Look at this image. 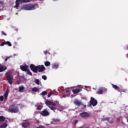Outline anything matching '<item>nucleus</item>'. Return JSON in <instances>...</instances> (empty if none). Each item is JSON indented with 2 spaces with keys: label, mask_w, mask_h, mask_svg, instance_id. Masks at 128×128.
I'll return each instance as SVG.
<instances>
[{
  "label": "nucleus",
  "mask_w": 128,
  "mask_h": 128,
  "mask_svg": "<svg viewBox=\"0 0 128 128\" xmlns=\"http://www.w3.org/2000/svg\"><path fill=\"white\" fill-rule=\"evenodd\" d=\"M30 68L31 70H32L33 72H35V74H38V72H42L46 70V67H44V65L36 66V65L34 64H31L30 66Z\"/></svg>",
  "instance_id": "obj_1"
},
{
  "label": "nucleus",
  "mask_w": 128,
  "mask_h": 128,
  "mask_svg": "<svg viewBox=\"0 0 128 128\" xmlns=\"http://www.w3.org/2000/svg\"><path fill=\"white\" fill-rule=\"evenodd\" d=\"M8 112H13L14 114H16L20 112L18 107L16 104H12L10 106Z\"/></svg>",
  "instance_id": "obj_2"
},
{
  "label": "nucleus",
  "mask_w": 128,
  "mask_h": 128,
  "mask_svg": "<svg viewBox=\"0 0 128 128\" xmlns=\"http://www.w3.org/2000/svg\"><path fill=\"white\" fill-rule=\"evenodd\" d=\"M35 9V6L32 4L25 5L22 8V10H32Z\"/></svg>",
  "instance_id": "obj_3"
},
{
  "label": "nucleus",
  "mask_w": 128,
  "mask_h": 128,
  "mask_svg": "<svg viewBox=\"0 0 128 128\" xmlns=\"http://www.w3.org/2000/svg\"><path fill=\"white\" fill-rule=\"evenodd\" d=\"M5 76L9 84H12V80H14V77H12V76L8 72H6Z\"/></svg>",
  "instance_id": "obj_4"
},
{
  "label": "nucleus",
  "mask_w": 128,
  "mask_h": 128,
  "mask_svg": "<svg viewBox=\"0 0 128 128\" xmlns=\"http://www.w3.org/2000/svg\"><path fill=\"white\" fill-rule=\"evenodd\" d=\"M90 104L92 106H96L98 104V100L94 99V98L91 97L90 100Z\"/></svg>",
  "instance_id": "obj_5"
},
{
  "label": "nucleus",
  "mask_w": 128,
  "mask_h": 128,
  "mask_svg": "<svg viewBox=\"0 0 128 128\" xmlns=\"http://www.w3.org/2000/svg\"><path fill=\"white\" fill-rule=\"evenodd\" d=\"M40 114L43 116H50V112H48V110H44L41 112Z\"/></svg>",
  "instance_id": "obj_6"
},
{
  "label": "nucleus",
  "mask_w": 128,
  "mask_h": 128,
  "mask_svg": "<svg viewBox=\"0 0 128 128\" xmlns=\"http://www.w3.org/2000/svg\"><path fill=\"white\" fill-rule=\"evenodd\" d=\"M81 118H90V114L86 113V112H83L80 114Z\"/></svg>",
  "instance_id": "obj_7"
},
{
  "label": "nucleus",
  "mask_w": 128,
  "mask_h": 128,
  "mask_svg": "<svg viewBox=\"0 0 128 128\" xmlns=\"http://www.w3.org/2000/svg\"><path fill=\"white\" fill-rule=\"evenodd\" d=\"M45 104H46V106H56V104L54 103V102L52 101H49L48 100H46L45 102Z\"/></svg>",
  "instance_id": "obj_8"
},
{
  "label": "nucleus",
  "mask_w": 128,
  "mask_h": 128,
  "mask_svg": "<svg viewBox=\"0 0 128 128\" xmlns=\"http://www.w3.org/2000/svg\"><path fill=\"white\" fill-rule=\"evenodd\" d=\"M20 70H22V72H27L28 70V66L24 65V66H20Z\"/></svg>",
  "instance_id": "obj_9"
},
{
  "label": "nucleus",
  "mask_w": 128,
  "mask_h": 128,
  "mask_svg": "<svg viewBox=\"0 0 128 128\" xmlns=\"http://www.w3.org/2000/svg\"><path fill=\"white\" fill-rule=\"evenodd\" d=\"M74 104L75 106H80L82 105V103L76 99L74 100Z\"/></svg>",
  "instance_id": "obj_10"
},
{
  "label": "nucleus",
  "mask_w": 128,
  "mask_h": 128,
  "mask_svg": "<svg viewBox=\"0 0 128 128\" xmlns=\"http://www.w3.org/2000/svg\"><path fill=\"white\" fill-rule=\"evenodd\" d=\"M16 2H20V4L30 2V0H16Z\"/></svg>",
  "instance_id": "obj_11"
},
{
  "label": "nucleus",
  "mask_w": 128,
  "mask_h": 128,
  "mask_svg": "<svg viewBox=\"0 0 128 128\" xmlns=\"http://www.w3.org/2000/svg\"><path fill=\"white\" fill-rule=\"evenodd\" d=\"M112 87L113 88H114V90H116L118 92H122V90H120V88L118 86L114 84H112Z\"/></svg>",
  "instance_id": "obj_12"
},
{
  "label": "nucleus",
  "mask_w": 128,
  "mask_h": 128,
  "mask_svg": "<svg viewBox=\"0 0 128 128\" xmlns=\"http://www.w3.org/2000/svg\"><path fill=\"white\" fill-rule=\"evenodd\" d=\"M22 126L24 128H28L30 126V122H25L22 124Z\"/></svg>",
  "instance_id": "obj_13"
},
{
  "label": "nucleus",
  "mask_w": 128,
  "mask_h": 128,
  "mask_svg": "<svg viewBox=\"0 0 128 128\" xmlns=\"http://www.w3.org/2000/svg\"><path fill=\"white\" fill-rule=\"evenodd\" d=\"M82 92V89H74L72 90V92L74 94H78V92Z\"/></svg>",
  "instance_id": "obj_14"
},
{
  "label": "nucleus",
  "mask_w": 128,
  "mask_h": 128,
  "mask_svg": "<svg viewBox=\"0 0 128 128\" xmlns=\"http://www.w3.org/2000/svg\"><path fill=\"white\" fill-rule=\"evenodd\" d=\"M8 68L6 66L4 67L3 66H0V72H4L6 70H7Z\"/></svg>",
  "instance_id": "obj_15"
},
{
  "label": "nucleus",
  "mask_w": 128,
  "mask_h": 128,
  "mask_svg": "<svg viewBox=\"0 0 128 128\" xmlns=\"http://www.w3.org/2000/svg\"><path fill=\"white\" fill-rule=\"evenodd\" d=\"M97 94H104V90L102 88H100L97 92Z\"/></svg>",
  "instance_id": "obj_16"
},
{
  "label": "nucleus",
  "mask_w": 128,
  "mask_h": 128,
  "mask_svg": "<svg viewBox=\"0 0 128 128\" xmlns=\"http://www.w3.org/2000/svg\"><path fill=\"white\" fill-rule=\"evenodd\" d=\"M4 120H6V118L2 116H0V122H4Z\"/></svg>",
  "instance_id": "obj_17"
},
{
  "label": "nucleus",
  "mask_w": 128,
  "mask_h": 128,
  "mask_svg": "<svg viewBox=\"0 0 128 128\" xmlns=\"http://www.w3.org/2000/svg\"><path fill=\"white\" fill-rule=\"evenodd\" d=\"M4 98L5 100H6L8 98V92L6 90L4 94Z\"/></svg>",
  "instance_id": "obj_18"
},
{
  "label": "nucleus",
  "mask_w": 128,
  "mask_h": 128,
  "mask_svg": "<svg viewBox=\"0 0 128 128\" xmlns=\"http://www.w3.org/2000/svg\"><path fill=\"white\" fill-rule=\"evenodd\" d=\"M8 126V124L6 123H4L2 125L0 126V128H6Z\"/></svg>",
  "instance_id": "obj_19"
},
{
  "label": "nucleus",
  "mask_w": 128,
  "mask_h": 128,
  "mask_svg": "<svg viewBox=\"0 0 128 128\" xmlns=\"http://www.w3.org/2000/svg\"><path fill=\"white\" fill-rule=\"evenodd\" d=\"M52 68H58V64H53Z\"/></svg>",
  "instance_id": "obj_20"
},
{
  "label": "nucleus",
  "mask_w": 128,
  "mask_h": 128,
  "mask_svg": "<svg viewBox=\"0 0 128 128\" xmlns=\"http://www.w3.org/2000/svg\"><path fill=\"white\" fill-rule=\"evenodd\" d=\"M24 90V86H20L19 87L18 92H22V91Z\"/></svg>",
  "instance_id": "obj_21"
},
{
  "label": "nucleus",
  "mask_w": 128,
  "mask_h": 128,
  "mask_svg": "<svg viewBox=\"0 0 128 128\" xmlns=\"http://www.w3.org/2000/svg\"><path fill=\"white\" fill-rule=\"evenodd\" d=\"M44 66H50V62L48 61H46L44 62Z\"/></svg>",
  "instance_id": "obj_22"
},
{
  "label": "nucleus",
  "mask_w": 128,
  "mask_h": 128,
  "mask_svg": "<svg viewBox=\"0 0 128 128\" xmlns=\"http://www.w3.org/2000/svg\"><path fill=\"white\" fill-rule=\"evenodd\" d=\"M34 82L36 84H40V80L35 78L34 79Z\"/></svg>",
  "instance_id": "obj_23"
},
{
  "label": "nucleus",
  "mask_w": 128,
  "mask_h": 128,
  "mask_svg": "<svg viewBox=\"0 0 128 128\" xmlns=\"http://www.w3.org/2000/svg\"><path fill=\"white\" fill-rule=\"evenodd\" d=\"M28 74L29 76H32V72H30V69L28 70L27 71H26Z\"/></svg>",
  "instance_id": "obj_24"
},
{
  "label": "nucleus",
  "mask_w": 128,
  "mask_h": 128,
  "mask_svg": "<svg viewBox=\"0 0 128 128\" xmlns=\"http://www.w3.org/2000/svg\"><path fill=\"white\" fill-rule=\"evenodd\" d=\"M42 106L41 105H38L37 106V110H42Z\"/></svg>",
  "instance_id": "obj_25"
},
{
  "label": "nucleus",
  "mask_w": 128,
  "mask_h": 128,
  "mask_svg": "<svg viewBox=\"0 0 128 128\" xmlns=\"http://www.w3.org/2000/svg\"><path fill=\"white\" fill-rule=\"evenodd\" d=\"M5 44H7L8 46H12V44L8 41L6 42Z\"/></svg>",
  "instance_id": "obj_26"
},
{
  "label": "nucleus",
  "mask_w": 128,
  "mask_h": 128,
  "mask_svg": "<svg viewBox=\"0 0 128 128\" xmlns=\"http://www.w3.org/2000/svg\"><path fill=\"white\" fill-rule=\"evenodd\" d=\"M50 108V110H56V106H49Z\"/></svg>",
  "instance_id": "obj_27"
},
{
  "label": "nucleus",
  "mask_w": 128,
  "mask_h": 128,
  "mask_svg": "<svg viewBox=\"0 0 128 128\" xmlns=\"http://www.w3.org/2000/svg\"><path fill=\"white\" fill-rule=\"evenodd\" d=\"M32 92H38V89L36 87H34L32 88Z\"/></svg>",
  "instance_id": "obj_28"
},
{
  "label": "nucleus",
  "mask_w": 128,
  "mask_h": 128,
  "mask_svg": "<svg viewBox=\"0 0 128 128\" xmlns=\"http://www.w3.org/2000/svg\"><path fill=\"white\" fill-rule=\"evenodd\" d=\"M16 4L15 6L17 10H18L20 4L18 3V2H16Z\"/></svg>",
  "instance_id": "obj_29"
},
{
  "label": "nucleus",
  "mask_w": 128,
  "mask_h": 128,
  "mask_svg": "<svg viewBox=\"0 0 128 128\" xmlns=\"http://www.w3.org/2000/svg\"><path fill=\"white\" fill-rule=\"evenodd\" d=\"M48 94V92L46 91H44L41 93L42 96H46Z\"/></svg>",
  "instance_id": "obj_30"
},
{
  "label": "nucleus",
  "mask_w": 128,
  "mask_h": 128,
  "mask_svg": "<svg viewBox=\"0 0 128 128\" xmlns=\"http://www.w3.org/2000/svg\"><path fill=\"white\" fill-rule=\"evenodd\" d=\"M78 120H74L73 121V124L74 126H76V124H78Z\"/></svg>",
  "instance_id": "obj_31"
},
{
  "label": "nucleus",
  "mask_w": 128,
  "mask_h": 128,
  "mask_svg": "<svg viewBox=\"0 0 128 128\" xmlns=\"http://www.w3.org/2000/svg\"><path fill=\"white\" fill-rule=\"evenodd\" d=\"M105 120H107V122H108V118H103L101 120V122H104Z\"/></svg>",
  "instance_id": "obj_32"
},
{
  "label": "nucleus",
  "mask_w": 128,
  "mask_h": 128,
  "mask_svg": "<svg viewBox=\"0 0 128 128\" xmlns=\"http://www.w3.org/2000/svg\"><path fill=\"white\" fill-rule=\"evenodd\" d=\"M52 94H54V93L52 92H50V93L48 95V98H50Z\"/></svg>",
  "instance_id": "obj_33"
},
{
  "label": "nucleus",
  "mask_w": 128,
  "mask_h": 128,
  "mask_svg": "<svg viewBox=\"0 0 128 128\" xmlns=\"http://www.w3.org/2000/svg\"><path fill=\"white\" fill-rule=\"evenodd\" d=\"M42 78L43 80H46V76H44V75H43V76H42Z\"/></svg>",
  "instance_id": "obj_34"
},
{
  "label": "nucleus",
  "mask_w": 128,
  "mask_h": 128,
  "mask_svg": "<svg viewBox=\"0 0 128 128\" xmlns=\"http://www.w3.org/2000/svg\"><path fill=\"white\" fill-rule=\"evenodd\" d=\"M6 44V42H2V43L0 44V46H4Z\"/></svg>",
  "instance_id": "obj_35"
},
{
  "label": "nucleus",
  "mask_w": 128,
  "mask_h": 128,
  "mask_svg": "<svg viewBox=\"0 0 128 128\" xmlns=\"http://www.w3.org/2000/svg\"><path fill=\"white\" fill-rule=\"evenodd\" d=\"M0 102H4V96H0Z\"/></svg>",
  "instance_id": "obj_36"
},
{
  "label": "nucleus",
  "mask_w": 128,
  "mask_h": 128,
  "mask_svg": "<svg viewBox=\"0 0 128 128\" xmlns=\"http://www.w3.org/2000/svg\"><path fill=\"white\" fill-rule=\"evenodd\" d=\"M1 34H3V36H6V33L4 32V31H2L1 32Z\"/></svg>",
  "instance_id": "obj_37"
},
{
  "label": "nucleus",
  "mask_w": 128,
  "mask_h": 128,
  "mask_svg": "<svg viewBox=\"0 0 128 128\" xmlns=\"http://www.w3.org/2000/svg\"><path fill=\"white\" fill-rule=\"evenodd\" d=\"M0 4H2V6L4 4V1H0Z\"/></svg>",
  "instance_id": "obj_38"
},
{
  "label": "nucleus",
  "mask_w": 128,
  "mask_h": 128,
  "mask_svg": "<svg viewBox=\"0 0 128 128\" xmlns=\"http://www.w3.org/2000/svg\"><path fill=\"white\" fill-rule=\"evenodd\" d=\"M16 84H20V80H18L16 81Z\"/></svg>",
  "instance_id": "obj_39"
},
{
  "label": "nucleus",
  "mask_w": 128,
  "mask_h": 128,
  "mask_svg": "<svg viewBox=\"0 0 128 128\" xmlns=\"http://www.w3.org/2000/svg\"><path fill=\"white\" fill-rule=\"evenodd\" d=\"M108 122H109V124H112L114 122L113 120L110 121V120H108Z\"/></svg>",
  "instance_id": "obj_40"
},
{
  "label": "nucleus",
  "mask_w": 128,
  "mask_h": 128,
  "mask_svg": "<svg viewBox=\"0 0 128 128\" xmlns=\"http://www.w3.org/2000/svg\"><path fill=\"white\" fill-rule=\"evenodd\" d=\"M60 119H55L54 120V122H60Z\"/></svg>",
  "instance_id": "obj_41"
},
{
  "label": "nucleus",
  "mask_w": 128,
  "mask_h": 128,
  "mask_svg": "<svg viewBox=\"0 0 128 128\" xmlns=\"http://www.w3.org/2000/svg\"><path fill=\"white\" fill-rule=\"evenodd\" d=\"M36 128H44V126H39L38 127H37Z\"/></svg>",
  "instance_id": "obj_42"
},
{
  "label": "nucleus",
  "mask_w": 128,
  "mask_h": 128,
  "mask_svg": "<svg viewBox=\"0 0 128 128\" xmlns=\"http://www.w3.org/2000/svg\"><path fill=\"white\" fill-rule=\"evenodd\" d=\"M10 58V56H9V57H8L7 58H6L5 59V62H8V58Z\"/></svg>",
  "instance_id": "obj_43"
},
{
  "label": "nucleus",
  "mask_w": 128,
  "mask_h": 128,
  "mask_svg": "<svg viewBox=\"0 0 128 128\" xmlns=\"http://www.w3.org/2000/svg\"><path fill=\"white\" fill-rule=\"evenodd\" d=\"M48 51H44V54H48Z\"/></svg>",
  "instance_id": "obj_44"
},
{
  "label": "nucleus",
  "mask_w": 128,
  "mask_h": 128,
  "mask_svg": "<svg viewBox=\"0 0 128 128\" xmlns=\"http://www.w3.org/2000/svg\"><path fill=\"white\" fill-rule=\"evenodd\" d=\"M70 92V90H66V92Z\"/></svg>",
  "instance_id": "obj_45"
},
{
  "label": "nucleus",
  "mask_w": 128,
  "mask_h": 128,
  "mask_svg": "<svg viewBox=\"0 0 128 128\" xmlns=\"http://www.w3.org/2000/svg\"><path fill=\"white\" fill-rule=\"evenodd\" d=\"M83 106H84V108H86V105H83Z\"/></svg>",
  "instance_id": "obj_46"
},
{
  "label": "nucleus",
  "mask_w": 128,
  "mask_h": 128,
  "mask_svg": "<svg viewBox=\"0 0 128 128\" xmlns=\"http://www.w3.org/2000/svg\"><path fill=\"white\" fill-rule=\"evenodd\" d=\"M54 2H56V0H53Z\"/></svg>",
  "instance_id": "obj_47"
},
{
  "label": "nucleus",
  "mask_w": 128,
  "mask_h": 128,
  "mask_svg": "<svg viewBox=\"0 0 128 128\" xmlns=\"http://www.w3.org/2000/svg\"><path fill=\"white\" fill-rule=\"evenodd\" d=\"M2 66V64H0V67Z\"/></svg>",
  "instance_id": "obj_48"
},
{
  "label": "nucleus",
  "mask_w": 128,
  "mask_h": 128,
  "mask_svg": "<svg viewBox=\"0 0 128 128\" xmlns=\"http://www.w3.org/2000/svg\"><path fill=\"white\" fill-rule=\"evenodd\" d=\"M63 98H66V96H63Z\"/></svg>",
  "instance_id": "obj_49"
},
{
  "label": "nucleus",
  "mask_w": 128,
  "mask_h": 128,
  "mask_svg": "<svg viewBox=\"0 0 128 128\" xmlns=\"http://www.w3.org/2000/svg\"><path fill=\"white\" fill-rule=\"evenodd\" d=\"M127 122H128V118L127 119Z\"/></svg>",
  "instance_id": "obj_50"
},
{
  "label": "nucleus",
  "mask_w": 128,
  "mask_h": 128,
  "mask_svg": "<svg viewBox=\"0 0 128 128\" xmlns=\"http://www.w3.org/2000/svg\"><path fill=\"white\" fill-rule=\"evenodd\" d=\"M0 18H2V16H0Z\"/></svg>",
  "instance_id": "obj_51"
}]
</instances>
